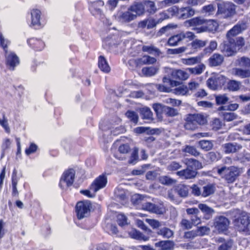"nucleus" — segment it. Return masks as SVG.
<instances>
[{
	"label": "nucleus",
	"mask_w": 250,
	"mask_h": 250,
	"mask_svg": "<svg viewBox=\"0 0 250 250\" xmlns=\"http://www.w3.org/2000/svg\"><path fill=\"white\" fill-rule=\"evenodd\" d=\"M185 26L193 27L197 33L214 32L218 27L217 22L213 20H207L202 16L193 18L185 21Z\"/></svg>",
	"instance_id": "f257e3e1"
},
{
	"label": "nucleus",
	"mask_w": 250,
	"mask_h": 250,
	"mask_svg": "<svg viewBox=\"0 0 250 250\" xmlns=\"http://www.w3.org/2000/svg\"><path fill=\"white\" fill-rule=\"evenodd\" d=\"M233 225L240 232L250 235V214L244 211L239 210L233 220Z\"/></svg>",
	"instance_id": "f03ea898"
},
{
	"label": "nucleus",
	"mask_w": 250,
	"mask_h": 250,
	"mask_svg": "<svg viewBox=\"0 0 250 250\" xmlns=\"http://www.w3.org/2000/svg\"><path fill=\"white\" fill-rule=\"evenodd\" d=\"M217 172L228 183L230 184L235 181L241 173V170L240 168L236 167H227L224 166L218 168Z\"/></svg>",
	"instance_id": "7ed1b4c3"
},
{
	"label": "nucleus",
	"mask_w": 250,
	"mask_h": 250,
	"mask_svg": "<svg viewBox=\"0 0 250 250\" xmlns=\"http://www.w3.org/2000/svg\"><path fill=\"white\" fill-rule=\"evenodd\" d=\"M237 64L243 68H234L232 69L233 75L241 79L250 77V59L242 57L236 61Z\"/></svg>",
	"instance_id": "20e7f679"
},
{
	"label": "nucleus",
	"mask_w": 250,
	"mask_h": 250,
	"mask_svg": "<svg viewBox=\"0 0 250 250\" xmlns=\"http://www.w3.org/2000/svg\"><path fill=\"white\" fill-rule=\"evenodd\" d=\"M207 122L206 118L200 114H189L186 119L184 127L187 130H195L199 125H205Z\"/></svg>",
	"instance_id": "39448f33"
},
{
	"label": "nucleus",
	"mask_w": 250,
	"mask_h": 250,
	"mask_svg": "<svg viewBox=\"0 0 250 250\" xmlns=\"http://www.w3.org/2000/svg\"><path fill=\"white\" fill-rule=\"evenodd\" d=\"M216 14L221 15L223 18L232 17L235 14V5L230 2L221 1L217 3Z\"/></svg>",
	"instance_id": "423d86ee"
},
{
	"label": "nucleus",
	"mask_w": 250,
	"mask_h": 250,
	"mask_svg": "<svg viewBox=\"0 0 250 250\" xmlns=\"http://www.w3.org/2000/svg\"><path fill=\"white\" fill-rule=\"evenodd\" d=\"M75 171L73 168L65 170L62 174L59 183L60 188L63 190H66L71 186L74 181Z\"/></svg>",
	"instance_id": "0eeeda50"
},
{
	"label": "nucleus",
	"mask_w": 250,
	"mask_h": 250,
	"mask_svg": "<svg viewBox=\"0 0 250 250\" xmlns=\"http://www.w3.org/2000/svg\"><path fill=\"white\" fill-rule=\"evenodd\" d=\"M91 208V205L89 201H80L76 206V211L78 219H81L87 217Z\"/></svg>",
	"instance_id": "6e6552de"
},
{
	"label": "nucleus",
	"mask_w": 250,
	"mask_h": 250,
	"mask_svg": "<svg viewBox=\"0 0 250 250\" xmlns=\"http://www.w3.org/2000/svg\"><path fill=\"white\" fill-rule=\"evenodd\" d=\"M226 82L225 77L221 75H217L209 78L207 82L208 87L212 90H217L222 87Z\"/></svg>",
	"instance_id": "1a4fd4ad"
},
{
	"label": "nucleus",
	"mask_w": 250,
	"mask_h": 250,
	"mask_svg": "<svg viewBox=\"0 0 250 250\" xmlns=\"http://www.w3.org/2000/svg\"><path fill=\"white\" fill-rule=\"evenodd\" d=\"M229 225V219L224 216H216L214 220L215 228L219 233L226 231Z\"/></svg>",
	"instance_id": "9d476101"
},
{
	"label": "nucleus",
	"mask_w": 250,
	"mask_h": 250,
	"mask_svg": "<svg viewBox=\"0 0 250 250\" xmlns=\"http://www.w3.org/2000/svg\"><path fill=\"white\" fill-rule=\"evenodd\" d=\"M195 10L190 6L176 8V16L179 19H187L195 14Z\"/></svg>",
	"instance_id": "9b49d317"
},
{
	"label": "nucleus",
	"mask_w": 250,
	"mask_h": 250,
	"mask_svg": "<svg viewBox=\"0 0 250 250\" xmlns=\"http://www.w3.org/2000/svg\"><path fill=\"white\" fill-rule=\"evenodd\" d=\"M6 64L9 69L14 70L15 67L19 64L20 60L17 55L13 52H5Z\"/></svg>",
	"instance_id": "f8f14e48"
},
{
	"label": "nucleus",
	"mask_w": 250,
	"mask_h": 250,
	"mask_svg": "<svg viewBox=\"0 0 250 250\" xmlns=\"http://www.w3.org/2000/svg\"><path fill=\"white\" fill-rule=\"evenodd\" d=\"M165 70L168 75H170V77L174 79L185 80L189 77L188 74L182 70H176L167 67H165Z\"/></svg>",
	"instance_id": "ddd939ff"
},
{
	"label": "nucleus",
	"mask_w": 250,
	"mask_h": 250,
	"mask_svg": "<svg viewBox=\"0 0 250 250\" xmlns=\"http://www.w3.org/2000/svg\"><path fill=\"white\" fill-rule=\"evenodd\" d=\"M215 241L218 244V250H231L233 245V241L231 239L218 237Z\"/></svg>",
	"instance_id": "4468645a"
},
{
	"label": "nucleus",
	"mask_w": 250,
	"mask_h": 250,
	"mask_svg": "<svg viewBox=\"0 0 250 250\" xmlns=\"http://www.w3.org/2000/svg\"><path fill=\"white\" fill-rule=\"evenodd\" d=\"M107 183V178L104 175L99 176L97 178L90 186V189L94 192L100 189L104 188Z\"/></svg>",
	"instance_id": "2eb2a0df"
},
{
	"label": "nucleus",
	"mask_w": 250,
	"mask_h": 250,
	"mask_svg": "<svg viewBox=\"0 0 250 250\" xmlns=\"http://www.w3.org/2000/svg\"><path fill=\"white\" fill-rule=\"evenodd\" d=\"M220 50L227 57L231 56L236 52V48L232 43L229 42V40L224 42L221 44Z\"/></svg>",
	"instance_id": "dca6fc26"
},
{
	"label": "nucleus",
	"mask_w": 250,
	"mask_h": 250,
	"mask_svg": "<svg viewBox=\"0 0 250 250\" xmlns=\"http://www.w3.org/2000/svg\"><path fill=\"white\" fill-rule=\"evenodd\" d=\"M136 18V15L128 8L127 11L120 12L117 16L118 21L121 22H129Z\"/></svg>",
	"instance_id": "f3484780"
},
{
	"label": "nucleus",
	"mask_w": 250,
	"mask_h": 250,
	"mask_svg": "<svg viewBox=\"0 0 250 250\" xmlns=\"http://www.w3.org/2000/svg\"><path fill=\"white\" fill-rule=\"evenodd\" d=\"M224 151L226 154L233 153L242 148V146L236 143H228L222 146Z\"/></svg>",
	"instance_id": "a211bd4d"
},
{
	"label": "nucleus",
	"mask_w": 250,
	"mask_h": 250,
	"mask_svg": "<svg viewBox=\"0 0 250 250\" xmlns=\"http://www.w3.org/2000/svg\"><path fill=\"white\" fill-rule=\"evenodd\" d=\"M176 174L182 179H190L196 176L197 172L196 170L187 167L185 169L177 171Z\"/></svg>",
	"instance_id": "6ab92c4d"
},
{
	"label": "nucleus",
	"mask_w": 250,
	"mask_h": 250,
	"mask_svg": "<svg viewBox=\"0 0 250 250\" xmlns=\"http://www.w3.org/2000/svg\"><path fill=\"white\" fill-rule=\"evenodd\" d=\"M129 10L132 13H135V15L137 16H140L145 13V5L140 2H134L129 7Z\"/></svg>",
	"instance_id": "aec40b11"
},
{
	"label": "nucleus",
	"mask_w": 250,
	"mask_h": 250,
	"mask_svg": "<svg viewBox=\"0 0 250 250\" xmlns=\"http://www.w3.org/2000/svg\"><path fill=\"white\" fill-rule=\"evenodd\" d=\"M224 57L218 54H213L208 59L209 65L211 66L221 65L224 61Z\"/></svg>",
	"instance_id": "412c9836"
},
{
	"label": "nucleus",
	"mask_w": 250,
	"mask_h": 250,
	"mask_svg": "<svg viewBox=\"0 0 250 250\" xmlns=\"http://www.w3.org/2000/svg\"><path fill=\"white\" fill-rule=\"evenodd\" d=\"M159 69V65L145 67L142 68V73L144 76L150 77L156 75L158 73Z\"/></svg>",
	"instance_id": "4be33fe9"
},
{
	"label": "nucleus",
	"mask_w": 250,
	"mask_h": 250,
	"mask_svg": "<svg viewBox=\"0 0 250 250\" xmlns=\"http://www.w3.org/2000/svg\"><path fill=\"white\" fill-rule=\"evenodd\" d=\"M245 24H237L235 25L232 29L229 30L227 35L226 37L228 40L230 38H235V36L241 33L243 30L245 29Z\"/></svg>",
	"instance_id": "5701e85b"
},
{
	"label": "nucleus",
	"mask_w": 250,
	"mask_h": 250,
	"mask_svg": "<svg viewBox=\"0 0 250 250\" xmlns=\"http://www.w3.org/2000/svg\"><path fill=\"white\" fill-rule=\"evenodd\" d=\"M198 208L204 214V218L206 220L209 219L214 212V210L204 204H199Z\"/></svg>",
	"instance_id": "b1692460"
},
{
	"label": "nucleus",
	"mask_w": 250,
	"mask_h": 250,
	"mask_svg": "<svg viewBox=\"0 0 250 250\" xmlns=\"http://www.w3.org/2000/svg\"><path fill=\"white\" fill-rule=\"evenodd\" d=\"M27 42L33 48L37 51L42 50L44 46V42L36 38L30 39L27 41Z\"/></svg>",
	"instance_id": "393cba45"
},
{
	"label": "nucleus",
	"mask_w": 250,
	"mask_h": 250,
	"mask_svg": "<svg viewBox=\"0 0 250 250\" xmlns=\"http://www.w3.org/2000/svg\"><path fill=\"white\" fill-rule=\"evenodd\" d=\"M41 14V12L38 9H34L31 10V24L33 26H39L40 25Z\"/></svg>",
	"instance_id": "a878e982"
},
{
	"label": "nucleus",
	"mask_w": 250,
	"mask_h": 250,
	"mask_svg": "<svg viewBox=\"0 0 250 250\" xmlns=\"http://www.w3.org/2000/svg\"><path fill=\"white\" fill-rule=\"evenodd\" d=\"M161 17L157 21L153 19H146L147 28L151 29L154 27L157 24L161 22L165 19L167 18V16L165 13H161Z\"/></svg>",
	"instance_id": "bb28decb"
},
{
	"label": "nucleus",
	"mask_w": 250,
	"mask_h": 250,
	"mask_svg": "<svg viewBox=\"0 0 250 250\" xmlns=\"http://www.w3.org/2000/svg\"><path fill=\"white\" fill-rule=\"evenodd\" d=\"M164 73L165 75L163 78V82L166 85L170 87L177 86L180 84L179 82L174 80V79L170 77V75H168L165 69Z\"/></svg>",
	"instance_id": "cd10ccee"
},
{
	"label": "nucleus",
	"mask_w": 250,
	"mask_h": 250,
	"mask_svg": "<svg viewBox=\"0 0 250 250\" xmlns=\"http://www.w3.org/2000/svg\"><path fill=\"white\" fill-rule=\"evenodd\" d=\"M156 59L148 55H144L137 59V63L138 65L153 64L156 62Z\"/></svg>",
	"instance_id": "c85d7f7f"
},
{
	"label": "nucleus",
	"mask_w": 250,
	"mask_h": 250,
	"mask_svg": "<svg viewBox=\"0 0 250 250\" xmlns=\"http://www.w3.org/2000/svg\"><path fill=\"white\" fill-rule=\"evenodd\" d=\"M98 66L101 70L104 73H108L110 71V67L106 60L103 56L99 57Z\"/></svg>",
	"instance_id": "c756f323"
},
{
	"label": "nucleus",
	"mask_w": 250,
	"mask_h": 250,
	"mask_svg": "<svg viewBox=\"0 0 250 250\" xmlns=\"http://www.w3.org/2000/svg\"><path fill=\"white\" fill-rule=\"evenodd\" d=\"M128 234L130 237L136 240H144L146 241L148 240L149 239L148 237L144 235L141 232L135 229H131L129 231Z\"/></svg>",
	"instance_id": "7c9ffc66"
},
{
	"label": "nucleus",
	"mask_w": 250,
	"mask_h": 250,
	"mask_svg": "<svg viewBox=\"0 0 250 250\" xmlns=\"http://www.w3.org/2000/svg\"><path fill=\"white\" fill-rule=\"evenodd\" d=\"M214 184H208L203 187L202 196L206 197L214 193L215 190Z\"/></svg>",
	"instance_id": "2f4dec72"
},
{
	"label": "nucleus",
	"mask_w": 250,
	"mask_h": 250,
	"mask_svg": "<svg viewBox=\"0 0 250 250\" xmlns=\"http://www.w3.org/2000/svg\"><path fill=\"white\" fill-rule=\"evenodd\" d=\"M186 163L187 165V167L195 170L202 167L201 163L194 159H187Z\"/></svg>",
	"instance_id": "473e14b6"
},
{
	"label": "nucleus",
	"mask_w": 250,
	"mask_h": 250,
	"mask_svg": "<svg viewBox=\"0 0 250 250\" xmlns=\"http://www.w3.org/2000/svg\"><path fill=\"white\" fill-rule=\"evenodd\" d=\"M156 247H159L162 250H170L173 248L174 244L169 240L161 241L155 244Z\"/></svg>",
	"instance_id": "72a5a7b5"
},
{
	"label": "nucleus",
	"mask_w": 250,
	"mask_h": 250,
	"mask_svg": "<svg viewBox=\"0 0 250 250\" xmlns=\"http://www.w3.org/2000/svg\"><path fill=\"white\" fill-rule=\"evenodd\" d=\"M201 57L196 56L194 57H190L186 59H182L181 62L188 65H192L199 63L201 62Z\"/></svg>",
	"instance_id": "f704fd0d"
},
{
	"label": "nucleus",
	"mask_w": 250,
	"mask_h": 250,
	"mask_svg": "<svg viewBox=\"0 0 250 250\" xmlns=\"http://www.w3.org/2000/svg\"><path fill=\"white\" fill-rule=\"evenodd\" d=\"M241 82L236 80H229L227 83V88L230 91H237L239 90Z\"/></svg>",
	"instance_id": "c9c22d12"
},
{
	"label": "nucleus",
	"mask_w": 250,
	"mask_h": 250,
	"mask_svg": "<svg viewBox=\"0 0 250 250\" xmlns=\"http://www.w3.org/2000/svg\"><path fill=\"white\" fill-rule=\"evenodd\" d=\"M183 40L181 33L170 37L167 41V44L170 46L177 45Z\"/></svg>",
	"instance_id": "e433bc0d"
},
{
	"label": "nucleus",
	"mask_w": 250,
	"mask_h": 250,
	"mask_svg": "<svg viewBox=\"0 0 250 250\" xmlns=\"http://www.w3.org/2000/svg\"><path fill=\"white\" fill-rule=\"evenodd\" d=\"M215 7L213 4H210L203 6L201 10V13L208 16L213 15L215 13Z\"/></svg>",
	"instance_id": "4c0bfd02"
},
{
	"label": "nucleus",
	"mask_w": 250,
	"mask_h": 250,
	"mask_svg": "<svg viewBox=\"0 0 250 250\" xmlns=\"http://www.w3.org/2000/svg\"><path fill=\"white\" fill-rule=\"evenodd\" d=\"M206 66L203 63H200L193 68H188L187 69L191 74L194 75H200L202 74L205 69Z\"/></svg>",
	"instance_id": "58836bf2"
},
{
	"label": "nucleus",
	"mask_w": 250,
	"mask_h": 250,
	"mask_svg": "<svg viewBox=\"0 0 250 250\" xmlns=\"http://www.w3.org/2000/svg\"><path fill=\"white\" fill-rule=\"evenodd\" d=\"M229 42L231 43H232L233 45L234 48L237 49H239L240 47L243 46L244 44V40L242 37H238V38H230L229 39Z\"/></svg>",
	"instance_id": "ea45409f"
},
{
	"label": "nucleus",
	"mask_w": 250,
	"mask_h": 250,
	"mask_svg": "<svg viewBox=\"0 0 250 250\" xmlns=\"http://www.w3.org/2000/svg\"><path fill=\"white\" fill-rule=\"evenodd\" d=\"M179 195L182 197H186L188 194V188L184 185H180L176 188Z\"/></svg>",
	"instance_id": "a19ab883"
},
{
	"label": "nucleus",
	"mask_w": 250,
	"mask_h": 250,
	"mask_svg": "<svg viewBox=\"0 0 250 250\" xmlns=\"http://www.w3.org/2000/svg\"><path fill=\"white\" fill-rule=\"evenodd\" d=\"M206 157L208 161L214 162L220 160L221 158V155L219 152L211 151L207 153Z\"/></svg>",
	"instance_id": "79ce46f5"
},
{
	"label": "nucleus",
	"mask_w": 250,
	"mask_h": 250,
	"mask_svg": "<svg viewBox=\"0 0 250 250\" xmlns=\"http://www.w3.org/2000/svg\"><path fill=\"white\" fill-rule=\"evenodd\" d=\"M142 50L143 52H146L151 54L159 55L161 54L160 50L153 45H144L142 47Z\"/></svg>",
	"instance_id": "37998d69"
},
{
	"label": "nucleus",
	"mask_w": 250,
	"mask_h": 250,
	"mask_svg": "<svg viewBox=\"0 0 250 250\" xmlns=\"http://www.w3.org/2000/svg\"><path fill=\"white\" fill-rule=\"evenodd\" d=\"M198 144L201 148L205 151L209 150L213 147V144L210 141L203 140L199 141Z\"/></svg>",
	"instance_id": "c03bdc74"
},
{
	"label": "nucleus",
	"mask_w": 250,
	"mask_h": 250,
	"mask_svg": "<svg viewBox=\"0 0 250 250\" xmlns=\"http://www.w3.org/2000/svg\"><path fill=\"white\" fill-rule=\"evenodd\" d=\"M104 4V2L103 0H98L92 3V7L96 13L101 15L102 13L101 7H103Z\"/></svg>",
	"instance_id": "a18cd8bd"
},
{
	"label": "nucleus",
	"mask_w": 250,
	"mask_h": 250,
	"mask_svg": "<svg viewBox=\"0 0 250 250\" xmlns=\"http://www.w3.org/2000/svg\"><path fill=\"white\" fill-rule=\"evenodd\" d=\"M144 4L146 6L147 11L150 14H154L156 12L157 8L154 2L149 0L145 1Z\"/></svg>",
	"instance_id": "49530a36"
},
{
	"label": "nucleus",
	"mask_w": 250,
	"mask_h": 250,
	"mask_svg": "<svg viewBox=\"0 0 250 250\" xmlns=\"http://www.w3.org/2000/svg\"><path fill=\"white\" fill-rule=\"evenodd\" d=\"M166 105H163L160 104H154L153 105V108L156 112L157 117L159 118H162V113H164V107Z\"/></svg>",
	"instance_id": "de8ad7c7"
},
{
	"label": "nucleus",
	"mask_w": 250,
	"mask_h": 250,
	"mask_svg": "<svg viewBox=\"0 0 250 250\" xmlns=\"http://www.w3.org/2000/svg\"><path fill=\"white\" fill-rule=\"evenodd\" d=\"M164 108V113L167 117H174L178 115V111L175 108L168 106Z\"/></svg>",
	"instance_id": "09e8293b"
},
{
	"label": "nucleus",
	"mask_w": 250,
	"mask_h": 250,
	"mask_svg": "<svg viewBox=\"0 0 250 250\" xmlns=\"http://www.w3.org/2000/svg\"><path fill=\"white\" fill-rule=\"evenodd\" d=\"M188 92V88L184 85H179L173 89V93L176 95H185Z\"/></svg>",
	"instance_id": "8fccbe9b"
},
{
	"label": "nucleus",
	"mask_w": 250,
	"mask_h": 250,
	"mask_svg": "<svg viewBox=\"0 0 250 250\" xmlns=\"http://www.w3.org/2000/svg\"><path fill=\"white\" fill-rule=\"evenodd\" d=\"M140 112L143 118L145 119H150L152 117V113L150 108L144 107L140 109Z\"/></svg>",
	"instance_id": "3c124183"
},
{
	"label": "nucleus",
	"mask_w": 250,
	"mask_h": 250,
	"mask_svg": "<svg viewBox=\"0 0 250 250\" xmlns=\"http://www.w3.org/2000/svg\"><path fill=\"white\" fill-rule=\"evenodd\" d=\"M160 182L166 185H171L176 183V180L167 176H162L159 178Z\"/></svg>",
	"instance_id": "603ef678"
},
{
	"label": "nucleus",
	"mask_w": 250,
	"mask_h": 250,
	"mask_svg": "<svg viewBox=\"0 0 250 250\" xmlns=\"http://www.w3.org/2000/svg\"><path fill=\"white\" fill-rule=\"evenodd\" d=\"M158 234L162 235L164 237L168 238L173 235V233L169 229L163 228L159 230Z\"/></svg>",
	"instance_id": "864d4df0"
},
{
	"label": "nucleus",
	"mask_w": 250,
	"mask_h": 250,
	"mask_svg": "<svg viewBox=\"0 0 250 250\" xmlns=\"http://www.w3.org/2000/svg\"><path fill=\"white\" fill-rule=\"evenodd\" d=\"M144 197L139 194H135L131 197V202L134 205H139L144 203Z\"/></svg>",
	"instance_id": "5fc2aeb1"
},
{
	"label": "nucleus",
	"mask_w": 250,
	"mask_h": 250,
	"mask_svg": "<svg viewBox=\"0 0 250 250\" xmlns=\"http://www.w3.org/2000/svg\"><path fill=\"white\" fill-rule=\"evenodd\" d=\"M126 116L133 123L136 124L138 122V116L137 114L132 111H127L125 113Z\"/></svg>",
	"instance_id": "6e6d98bb"
},
{
	"label": "nucleus",
	"mask_w": 250,
	"mask_h": 250,
	"mask_svg": "<svg viewBox=\"0 0 250 250\" xmlns=\"http://www.w3.org/2000/svg\"><path fill=\"white\" fill-rule=\"evenodd\" d=\"M207 41L196 39L191 42V46L194 49L202 48L206 46Z\"/></svg>",
	"instance_id": "4d7b16f0"
},
{
	"label": "nucleus",
	"mask_w": 250,
	"mask_h": 250,
	"mask_svg": "<svg viewBox=\"0 0 250 250\" xmlns=\"http://www.w3.org/2000/svg\"><path fill=\"white\" fill-rule=\"evenodd\" d=\"M138 148L137 147H135L132 151L131 156L130 157L129 160H128V163L130 164H135L138 159Z\"/></svg>",
	"instance_id": "13d9d810"
},
{
	"label": "nucleus",
	"mask_w": 250,
	"mask_h": 250,
	"mask_svg": "<svg viewBox=\"0 0 250 250\" xmlns=\"http://www.w3.org/2000/svg\"><path fill=\"white\" fill-rule=\"evenodd\" d=\"M10 44V42L5 39L2 34L0 32V45L2 47L5 52H7V46Z\"/></svg>",
	"instance_id": "bf43d9fd"
},
{
	"label": "nucleus",
	"mask_w": 250,
	"mask_h": 250,
	"mask_svg": "<svg viewBox=\"0 0 250 250\" xmlns=\"http://www.w3.org/2000/svg\"><path fill=\"white\" fill-rule=\"evenodd\" d=\"M184 151L186 153H188L194 156H198L200 153L193 146H187L184 149Z\"/></svg>",
	"instance_id": "052dcab7"
},
{
	"label": "nucleus",
	"mask_w": 250,
	"mask_h": 250,
	"mask_svg": "<svg viewBox=\"0 0 250 250\" xmlns=\"http://www.w3.org/2000/svg\"><path fill=\"white\" fill-rule=\"evenodd\" d=\"M222 125V122L217 118L214 119L211 124L212 129L214 130H218L220 129Z\"/></svg>",
	"instance_id": "680f3d73"
},
{
	"label": "nucleus",
	"mask_w": 250,
	"mask_h": 250,
	"mask_svg": "<svg viewBox=\"0 0 250 250\" xmlns=\"http://www.w3.org/2000/svg\"><path fill=\"white\" fill-rule=\"evenodd\" d=\"M117 222L119 226H124L127 225V217L123 214H119L117 215Z\"/></svg>",
	"instance_id": "e2e57ef3"
},
{
	"label": "nucleus",
	"mask_w": 250,
	"mask_h": 250,
	"mask_svg": "<svg viewBox=\"0 0 250 250\" xmlns=\"http://www.w3.org/2000/svg\"><path fill=\"white\" fill-rule=\"evenodd\" d=\"M215 100L217 104H223L228 101L229 98L226 95H220L216 96Z\"/></svg>",
	"instance_id": "0e129e2a"
},
{
	"label": "nucleus",
	"mask_w": 250,
	"mask_h": 250,
	"mask_svg": "<svg viewBox=\"0 0 250 250\" xmlns=\"http://www.w3.org/2000/svg\"><path fill=\"white\" fill-rule=\"evenodd\" d=\"M2 118V119H0V125L4 128L6 132L9 133L10 129L8 125V121L4 114H3Z\"/></svg>",
	"instance_id": "69168bd1"
},
{
	"label": "nucleus",
	"mask_w": 250,
	"mask_h": 250,
	"mask_svg": "<svg viewBox=\"0 0 250 250\" xmlns=\"http://www.w3.org/2000/svg\"><path fill=\"white\" fill-rule=\"evenodd\" d=\"M206 0H184V2L189 6H195L202 4Z\"/></svg>",
	"instance_id": "338daca9"
},
{
	"label": "nucleus",
	"mask_w": 250,
	"mask_h": 250,
	"mask_svg": "<svg viewBox=\"0 0 250 250\" xmlns=\"http://www.w3.org/2000/svg\"><path fill=\"white\" fill-rule=\"evenodd\" d=\"M224 119L227 121H231L236 119L237 115L233 112H226L223 114Z\"/></svg>",
	"instance_id": "774afa93"
}]
</instances>
